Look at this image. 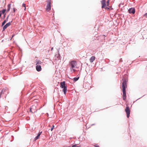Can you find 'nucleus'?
I'll return each mask as SVG.
<instances>
[{
	"mask_svg": "<svg viewBox=\"0 0 147 147\" xmlns=\"http://www.w3.org/2000/svg\"><path fill=\"white\" fill-rule=\"evenodd\" d=\"M79 79V77H77V78L75 77L74 79V81H77Z\"/></svg>",
	"mask_w": 147,
	"mask_h": 147,
	"instance_id": "nucleus-16",
	"label": "nucleus"
},
{
	"mask_svg": "<svg viewBox=\"0 0 147 147\" xmlns=\"http://www.w3.org/2000/svg\"><path fill=\"white\" fill-rule=\"evenodd\" d=\"M95 59V57L94 56H92L90 59V61L91 62H92Z\"/></svg>",
	"mask_w": 147,
	"mask_h": 147,
	"instance_id": "nucleus-10",
	"label": "nucleus"
},
{
	"mask_svg": "<svg viewBox=\"0 0 147 147\" xmlns=\"http://www.w3.org/2000/svg\"><path fill=\"white\" fill-rule=\"evenodd\" d=\"M38 64V63H37L36 64V65H37V64Z\"/></svg>",
	"mask_w": 147,
	"mask_h": 147,
	"instance_id": "nucleus-29",
	"label": "nucleus"
},
{
	"mask_svg": "<svg viewBox=\"0 0 147 147\" xmlns=\"http://www.w3.org/2000/svg\"><path fill=\"white\" fill-rule=\"evenodd\" d=\"M32 107H31V108H30V111L31 112H32L33 113V112H32Z\"/></svg>",
	"mask_w": 147,
	"mask_h": 147,
	"instance_id": "nucleus-24",
	"label": "nucleus"
},
{
	"mask_svg": "<svg viewBox=\"0 0 147 147\" xmlns=\"http://www.w3.org/2000/svg\"><path fill=\"white\" fill-rule=\"evenodd\" d=\"M95 147H99V146L98 145H97V144L95 145Z\"/></svg>",
	"mask_w": 147,
	"mask_h": 147,
	"instance_id": "nucleus-25",
	"label": "nucleus"
},
{
	"mask_svg": "<svg viewBox=\"0 0 147 147\" xmlns=\"http://www.w3.org/2000/svg\"><path fill=\"white\" fill-rule=\"evenodd\" d=\"M15 10H16V9L15 8H13V12H15Z\"/></svg>",
	"mask_w": 147,
	"mask_h": 147,
	"instance_id": "nucleus-26",
	"label": "nucleus"
},
{
	"mask_svg": "<svg viewBox=\"0 0 147 147\" xmlns=\"http://www.w3.org/2000/svg\"><path fill=\"white\" fill-rule=\"evenodd\" d=\"M11 22H9L6 24L3 27V30H4L7 27L9 26L11 24Z\"/></svg>",
	"mask_w": 147,
	"mask_h": 147,
	"instance_id": "nucleus-6",
	"label": "nucleus"
},
{
	"mask_svg": "<svg viewBox=\"0 0 147 147\" xmlns=\"http://www.w3.org/2000/svg\"><path fill=\"white\" fill-rule=\"evenodd\" d=\"M111 6H110V7H106L105 8V9H107V10H109L110 9V8H111Z\"/></svg>",
	"mask_w": 147,
	"mask_h": 147,
	"instance_id": "nucleus-19",
	"label": "nucleus"
},
{
	"mask_svg": "<svg viewBox=\"0 0 147 147\" xmlns=\"http://www.w3.org/2000/svg\"><path fill=\"white\" fill-rule=\"evenodd\" d=\"M1 13H0V17H1Z\"/></svg>",
	"mask_w": 147,
	"mask_h": 147,
	"instance_id": "nucleus-28",
	"label": "nucleus"
},
{
	"mask_svg": "<svg viewBox=\"0 0 147 147\" xmlns=\"http://www.w3.org/2000/svg\"><path fill=\"white\" fill-rule=\"evenodd\" d=\"M128 11L129 13H132V14H134L135 11V9L134 8H130L128 10Z\"/></svg>",
	"mask_w": 147,
	"mask_h": 147,
	"instance_id": "nucleus-7",
	"label": "nucleus"
},
{
	"mask_svg": "<svg viewBox=\"0 0 147 147\" xmlns=\"http://www.w3.org/2000/svg\"><path fill=\"white\" fill-rule=\"evenodd\" d=\"M6 11V10L5 9H3L2 10H1L0 11V13H1L4 14L5 12Z\"/></svg>",
	"mask_w": 147,
	"mask_h": 147,
	"instance_id": "nucleus-14",
	"label": "nucleus"
},
{
	"mask_svg": "<svg viewBox=\"0 0 147 147\" xmlns=\"http://www.w3.org/2000/svg\"><path fill=\"white\" fill-rule=\"evenodd\" d=\"M60 87L63 88V92L65 94L67 91V86L65 85V82L63 81L60 82Z\"/></svg>",
	"mask_w": 147,
	"mask_h": 147,
	"instance_id": "nucleus-2",
	"label": "nucleus"
},
{
	"mask_svg": "<svg viewBox=\"0 0 147 147\" xmlns=\"http://www.w3.org/2000/svg\"><path fill=\"white\" fill-rule=\"evenodd\" d=\"M101 2L102 5V8H105L107 6L106 0H102L101 1Z\"/></svg>",
	"mask_w": 147,
	"mask_h": 147,
	"instance_id": "nucleus-5",
	"label": "nucleus"
},
{
	"mask_svg": "<svg viewBox=\"0 0 147 147\" xmlns=\"http://www.w3.org/2000/svg\"><path fill=\"white\" fill-rule=\"evenodd\" d=\"M25 4L24 3H23L22 5V7H25L24 10H25L26 9V6H25Z\"/></svg>",
	"mask_w": 147,
	"mask_h": 147,
	"instance_id": "nucleus-18",
	"label": "nucleus"
},
{
	"mask_svg": "<svg viewBox=\"0 0 147 147\" xmlns=\"http://www.w3.org/2000/svg\"><path fill=\"white\" fill-rule=\"evenodd\" d=\"M11 4H9L7 5L8 8L7 9V11H9L11 8Z\"/></svg>",
	"mask_w": 147,
	"mask_h": 147,
	"instance_id": "nucleus-13",
	"label": "nucleus"
},
{
	"mask_svg": "<svg viewBox=\"0 0 147 147\" xmlns=\"http://www.w3.org/2000/svg\"><path fill=\"white\" fill-rule=\"evenodd\" d=\"M76 66V65H71V69H73V71L76 70L75 68Z\"/></svg>",
	"mask_w": 147,
	"mask_h": 147,
	"instance_id": "nucleus-11",
	"label": "nucleus"
},
{
	"mask_svg": "<svg viewBox=\"0 0 147 147\" xmlns=\"http://www.w3.org/2000/svg\"><path fill=\"white\" fill-rule=\"evenodd\" d=\"M125 111L127 114V117L129 118L130 113V110L128 106H127L125 109Z\"/></svg>",
	"mask_w": 147,
	"mask_h": 147,
	"instance_id": "nucleus-4",
	"label": "nucleus"
},
{
	"mask_svg": "<svg viewBox=\"0 0 147 147\" xmlns=\"http://www.w3.org/2000/svg\"><path fill=\"white\" fill-rule=\"evenodd\" d=\"M54 125H53V126H52V128H51V131H52L53 129H54Z\"/></svg>",
	"mask_w": 147,
	"mask_h": 147,
	"instance_id": "nucleus-21",
	"label": "nucleus"
},
{
	"mask_svg": "<svg viewBox=\"0 0 147 147\" xmlns=\"http://www.w3.org/2000/svg\"><path fill=\"white\" fill-rule=\"evenodd\" d=\"M8 17H7V19H8Z\"/></svg>",
	"mask_w": 147,
	"mask_h": 147,
	"instance_id": "nucleus-30",
	"label": "nucleus"
},
{
	"mask_svg": "<svg viewBox=\"0 0 147 147\" xmlns=\"http://www.w3.org/2000/svg\"><path fill=\"white\" fill-rule=\"evenodd\" d=\"M4 90H2V92H1V93H0V97H1V94H2V92H3V91Z\"/></svg>",
	"mask_w": 147,
	"mask_h": 147,
	"instance_id": "nucleus-22",
	"label": "nucleus"
},
{
	"mask_svg": "<svg viewBox=\"0 0 147 147\" xmlns=\"http://www.w3.org/2000/svg\"><path fill=\"white\" fill-rule=\"evenodd\" d=\"M6 20H5L2 23V26H3L6 23Z\"/></svg>",
	"mask_w": 147,
	"mask_h": 147,
	"instance_id": "nucleus-17",
	"label": "nucleus"
},
{
	"mask_svg": "<svg viewBox=\"0 0 147 147\" xmlns=\"http://www.w3.org/2000/svg\"><path fill=\"white\" fill-rule=\"evenodd\" d=\"M144 16L147 18V13L144 15Z\"/></svg>",
	"mask_w": 147,
	"mask_h": 147,
	"instance_id": "nucleus-23",
	"label": "nucleus"
},
{
	"mask_svg": "<svg viewBox=\"0 0 147 147\" xmlns=\"http://www.w3.org/2000/svg\"><path fill=\"white\" fill-rule=\"evenodd\" d=\"M109 2L110 0H108L106 2L107 6V7H110V6H109Z\"/></svg>",
	"mask_w": 147,
	"mask_h": 147,
	"instance_id": "nucleus-15",
	"label": "nucleus"
},
{
	"mask_svg": "<svg viewBox=\"0 0 147 147\" xmlns=\"http://www.w3.org/2000/svg\"><path fill=\"white\" fill-rule=\"evenodd\" d=\"M36 70L38 71H40L41 70V66L40 65H37L36 66Z\"/></svg>",
	"mask_w": 147,
	"mask_h": 147,
	"instance_id": "nucleus-9",
	"label": "nucleus"
},
{
	"mask_svg": "<svg viewBox=\"0 0 147 147\" xmlns=\"http://www.w3.org/2000/svg\"><path fill=\"white\" fill-rule=\"evenodd\" d=\"M70 64H75L77 63V62L76 61L73 60L71 61L70 63Z\"/></svg>",
	"mask_w": 147,
	"mask_h": 147,
	"instance_id": "nucleus-12",
	"label": "nucleus"
},
{
	"mask_svg": "<svg viewBox=\"0 0 147 147\" xmlns=\"http://www.w3.org/2000/svg\"><path fill=\"white\" fill-rule=\"evenodd\" d=\"M42 131H39V133H38L37 136L35 137L34 138V140H36L38 139H39L40 137V135L42 133Z\"/></svg>",
	"mask_w": 147,
	"mask_h": 147,
	"instance_id": "nucleus-8",
	"label": "nucleus"
},
{
	"mask_svg": "<svg viewBox=\"0 0 147 147\" xmlns=\"http://www.w3.org/2000/svg\"><path fill=\"white\" fill-rule=\"evenodd\" d=\"M47 4L46 6V10L47 11H49L51 9V1H47Z\"/></svg>",
	"mask_w": 147,
	"mask_h": 147,
	"instance_id": "nucleus-3",
	"label": "nucleus"
},
{
	"mask_svg": "<svg viewBox=\"0 0 147 147\" xmlns=\"http://www.w3.org/2000/svg\"><path fill=\"white\" fill-rule=\"evenodd\" d=\"M72 147H79L77 145L75 144L74 145L72 146Z\"/></svg>",
	"mask_w": 147,
	"mask_h": 147,
	"instance_id": "nucleus-20",
	"label": "nucleus"
},
{
	"mask_svg": "<svg viewBox=\"0 0 147 147\" xmlns=\"http://www.w3.org/2000/svg\"><path fill=\"white\" fill-rule=\"evenodd\" d=\"M15 35L14 34H13L12 36V38Z\"/></svg>",
	"mask_w": 147,
	"mask_h": 147,
	"instance_id": "nucleus-27",
	"label": "nucleus"
},
{
	"mask_svg": "<svg viewBox=\"0 0 147 147\" xmlns=\"http://www.w3.org/2000/svg\"><path fill=\"white\" fill-rule=\"evenodd\" d=\"M123 82L122 83V92H123V100H125L126 98V93L125 89L127 88V79H123Z\"/></svg>",
	"mask_w": 147,
	"mask_h": 147,
	"instance_id": "nucleus-1",
	"label": "nucleus"
}]
</instances>
